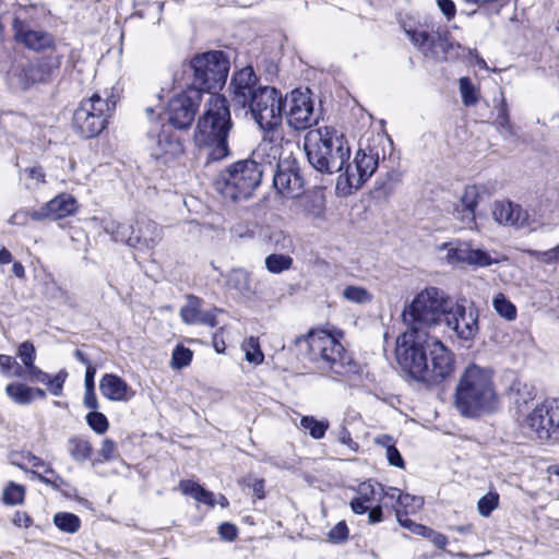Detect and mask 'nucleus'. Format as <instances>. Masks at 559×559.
I'll return each mask as SVG.
<instances>
[{
  "label": "nucleus",
  "mask_w": 559,
  "mask_h": 559,
  "mask_svg": "<svg viewBox=\"0 0 559 559\" xmlns=\"http://www.w3.org/2000/svg\"><path fill=\"white\" fill-rule=\"evenodd\" d=\"M453 300L438 287L420 290L403 311L408 329L396 341V359L413 379L429 385L441 383L454 371L453 353L426 331L438 326Z\"/></svg>",
  "instance_id": "obj_1"
},
{
  "label": "nucleus",
  "mask_w": 559,
  "mask_h": 559,
  "mask_svg": "<svg viewBox=\"0 0 559 559\" xmlns=\"http://www.w3.org/2000/svg\"><path fill=\"white\" fill-rule=\"evenodd\" d=\"M233 128L229 103L221 94H210L193 131L195 146L211 160L229 155L228 136Z\"/></svg>",
  "instance_id": "obj_2"
},
{
  "label": "nucleus",
  "mask_w": 559,
  "mask_h": 559,
  "mask_svg": "<svg viewBox=\"0 0 559 559\" xmlns=\"http://www.w3.org/2000/svg\"><path fill=\"white\" fill-rule=\"evenodd\" d=\"M304 148L310 165L322 174L342 171L346 159L350 158L348 141L334 127L308 131Z\"/></svg>",
  "instance_id": "obj_3"
},
{
  "label": "nucleus",
  "mask_w": 559,
  "mask_h": 559,
  "mask_svg": "<svg viewBox=\"0 0 559 559\" xmlns=\"http://www.w3.org/2000/svg\"><path fill=\"white\" fill-rule=\"evenodd\" d=\"M497 394L492 372L472 364L462 373L455 388V407L465 417H477L495 407Z\"/></svg>",
  "instance_id": "obj_4"
},
{
  "label": "nucleus",
  "mask_w": 559,
  "mask_h": 559,
  "mask_svg": "<svg viewBox=\"0 0 559 559\" xmlns=\"http://www.w3.org/2000/svg\"><path fill=\"white\" fill-rule=\"evenodd\" d=\"M262 166L253 159L238 160L222 171L215 181V189L231 201L250 198L260 186Z\"/></svg>",
  "instance_id": "obj_5"
},
{
  "label": "nucleus",
  "mask_w": 559,
  "mask_h": 559,
  "mask_svg": "<svg viewBox=\"0 0 559 559\" xmlns=\"http://www.w3.org/2000/svg\"><path fill=\"white\" fill-rule=\"evenodd\" d=\"M310 358L322 364L335 374L345 376L354 371L352 359L345 355L344 346L335 335L324 331H311L307 336Z\"/></svg>",
  "instance_id": "obj_6"
},
{
  "label": "nucleus",
  "mask_w": 559,
  "mask_h": 559,
  "mask_svg": "<svg viewBox=\"0 0 559 559\" xmlns=\"http://www.w3.org/2000/svg\"><path fill=\"white\" fill-rule=\"evenodd\" d=\"M115 107L114 97H102L98 93H94L90 98L83 99L74 111V130L85 139L98 135L105 129L107 118Z\"/></svg>",
  "instance_id": "obj_7"
},
{
  "label": "nucleus",
  "mask_w": 559,
  "mask_h": 559,
  "mask_svg": "<svg viewBox=\"0 0 559 559\" xmlns=\"http://www.w3.org/2000/svg\"><path fill=\"white\" fill-rule=\"evenodd\" d=\"M379 164L378 151L370 147H359L353 162L346 159L342 171H338L336 190L342 195H349L358 190L373 175Z\"/></svg>",
  "instance_id": "obj_8"
},
{
  "label": "nucleus",
  "mask_w": 559,
  "mask_h": 559,
  "mask_svg": "<svg viewBox=\"0 0 559 559\" xmlns=\"http://www.w3.org/2000/svg\"><path fill=\"white\" fill-rule=\"evenodd\" d=\"M193 73L191 86L200 88L202 93L221 87L229 72V61L222 51H209L195 56L189 66Z\"/></svg>",
  "instance_id": "obj_9"
},
{
  "label": "nucleus",
  "mask_w": 559,
  "mask_h": 559,
  "mask_svg": "<svg viewBox=\"0 0 559 559\" xmlns=\"http://www.w3.org/2000/svg\"><path fill=\"white\" fill-rule=\"evenodd\" d=\"M247 106L261 129L272 131L281 124L284 104L275 87L259 86Z\"/></svg>",
  "instance_id": "obj_10"
},
{
  "label": "nucleus",
  "mask_w": 559,
  "mask_h": 559,
  "mask_svg": "<svg viewBox=\"0 0 559 559\" xmlns=\"http://www.w3.org/2000/svg\"><path fill=\"white\" fill-rule=\"evenodd\" d=\"M202 91L195 86H189L174 95L166 110L168 122L179 130L189 128L202 103Z\"/></svg>",
  "instance_id": "obj_11"
},
{
  "label": "nucleus",
  "mask_w": 559,
  "mask_h": 559,
  "mask_svg": "<svg viewBox=\"0 0 559 559\" xmlns=\"http://www.w3.org/2000/svg\"><path fill=\"white\" fill-rule=\"evenodd\" d=\"M442 322L463 342H473L479 331L478 311L464 301H453Z\"/></svg>",
  "instance_id": "obj_12"
},
{
  "label": "nucleus",
  "mask_w": 559,
  "mask_h": 559,
  "mask_svg": "<svg viewBox=\"0 0 559 559\" xmlns=\"http://www.w3.org/2000/svg\"><path fill=\"white\" fill-rule=\"evenodd\" d=\"M440 251H445L444 261L450 265L467 264L476 267H487L499 260L489 252L474 248L472 241L453 240L439 246Z\"/></svg>",
  "instance_id": "obj_13"
},
{
  "label": "nucleus",
  "mask_w": 559,
  "mask_h": 559,
  "mask_svg": "<svg viewBox=\"0 0 559 559\" xmlns=\"http://www.w3.org/2000/svg\"><path fill=\"white\" fill-rule=\"evenodd\" d=\"M285 106L287 122L295 130H305L316 122L309 90L293 91L286 98Z\"/></svg>",
  "instance_id": "obj_14"
},
{
  "label": "nucleus",
  "mask_w": 559,
  "mask_h": 559,
  "mask_svg": "<svg viewBox=\"0 0 559 559\" xmlns=\"http://www.w3.org/2000/svg\"><path fill=\"white\" fill-rule=\"evenodd\" d=\"M76 211L75 199L67 193H62L47 202L39 210L33 211L29 214L26 212L15 213L11 221L14 224H25L27 216L34 221L43 219H60L73 214Z\"/></svg>",
  "instance_id": "obj_15"
},
{
  "label": "nucleus",
  "mask_w": 559,
  "mask_h": 559,
  "mask_svg": "<svg viewBox=\"0 0 559 559\" xmlns=\"http://www.w3.org/2000/svg\"><path fill=\"white\" fill-rule=\"evenodd\" d=\"M273 185L285 198H298L304 192V179L295 160L285 159L277 164Z\"/></svg>",
  "instance_id": "obj_16"
},
{
  "label": "nucleus",
  "mask_w": 559,
  "mask_h": 559,
  "mask_svg": "<svg viewBox=\"0 0 559 559\" xmlns=\"http://www.w3.org/2000/svg\"><path fill=\"white\" fill-rule=\"evenodd\" d=\"M555 401L535 407L525 418L523 429L532 438L547 440L551 437L552 409Z\"/></svg>",
  "instance_id": "obj_17"
},
{
  "label": "nucleus",
  "mask_w": 559,
  "mask_h": 559,
  "mask_svg": "<svg viewBox=\"0 0 559 559\" xmlns=\"http://www.w3.org/2000/svg\"><path fill=\"white\" fill-rule=\"evenodd\" d=\"M258 87V78L251 67H245L236 72L229 85L234 102L241 107L248 105Z\"/></svg>",
  "instance_id": "obj_18"
},
{
  "label": "nucleus",
  "mask_w": 559,
  "mask_h": 559,
  "mask_svg": "<svg viewBox=\"0 0 559 559\" xmlns=\"http://www.w3.org/2000/svg\"><path fill=\"white\" fill-rule=\"evenodd\" d=\"M493 219L504 226L530 227V215L521 205L511 201H496L492 205Z\"/></svg>",
  "instance_id": "obj_19"
},
{
  "label": "nucleus",
  "mask_w": 559,
  "mask_h": 559,
  "mask_svg": "<svg viewBox=\"0 0 559 559\" xmlns=\"http://www.w3.org/2000/svg\"><path fill=\"white\" fill-rule=\"evenodd\" d=\"M152 156L167 164L183 154V144L171 133L160 132L152 140Z\"/></svg>",
  "instance_id": "obj_20"
},
{
  "label": "nucleus",
  "mask_w": 559,
  "mask_h": 559,
  "mask_svg": "<svg viewBox=\"0 0 559 559\" xmlns=\"http://www.w3.org/2000/svg\"><path fill=\"white\" fill-rule=\"evenodd\" d=\"M104 397L112 402H129L135 396V390L126 380L114 373H105L99 381Z\"/></svg>",
  "instance_id": "obj_21"
},
{
  "label": "nucleus",
  "mask_w": 559,
  "mask_h": 559,
  "mask_svg": "<svg viewBox=\"0 0 559 559\" xmlns=\"http://www.w3.org/2000/svg\"><path fill=\"white\" fill-rule=\"evenodd\" d=\"M14 31L16 40L32 50L40 51L53 46L52 35L45 31L32 29L19 21L14 22Z\"/></svg>",
  "instance_id": "obj_22"
},
{
  "label": "nucleus",
  "mask_w": 559,
  "mask_h": 559,
  "mask_svg": "<svg viewBox=\"0 0 559 559\" xmlns=\"http://www.w3.org/2000/svg\"><path fill=\"white\" fill-rule=\"evenodd\" d=\"M63 53L58 49H52L47 56L29 61L35 83H47L52 75L60 69Z\"/></svg>",
  "instance_id": "obj_23"
},
{
  "label": "nucleus",
  "mask_w": 559,
  "mask_h": 559,
  "mask_svg": "<svg viewBox=\"0 0 559 559\" xmlns=\"http://www.w3.org/2000/svg\"><path fill=\"white\" fill-rule=\"evenodd\" d=\"M7 80L11 88L16 91H25L36 84L29 61L13 63Z\"/></svg>",
  "instance_id": "obj_24"
},
{
  "label": "nucleus",
  "mask_w": 559,
  "mask_h": 559,
  "mask_svg": "<svg viewBox=\"0 0 559 559\" xmlns=\"http://www.w3.org/2000/svg\"><path fill=\"white\" fill-rule=\"evenodd\" d=\"M104 231L111 236L114 241L123 242L129 247L140 248L142 237L133 236V227L116 221H107L104 224Z\"/></svg>",
  "instance_id": "obj_25"
},
{
  "label": "nucleus",
  "mask_w": 559,
  "mask_h": 559,
  "mask_svg": "<svg viewBox=\"0 0 559 559\" xmlns=\"http://www.w3.org/2000/svg\"><path fill=\"white\" fill-rule=\"evenodd\" d=\"M227 284L245 297H251L255 294V288L250 278V274L246 270H233L227 275Z\"/></svg>",
  "instance_id": "obj_26"
},
{
  "label": "nucleus",
  "mask_w": 559,
  "mask_h": 559,
  "mask_svg": "<svg viewBox=\"0 0 559 559\" xmlns=\"http://www.w3.org/2000/svg\"><path fill=\"white\" fill-rule=\"evenodd\" d=\"M67 449L70 456L76 462H85L93 454L91 442L83 436L71 437L67 442Z\"/></svg>",
  "instance_id": "obj_27"
},
{
  "label": "nucleus",
  "mask_w": 559,
  "mask_h": 559,
  "mask_svg": "<svg viewBox=\"0 0 559 559\" xmlns=\"http://www.w3.org/2000/svg\"><path fill=\"white\" fill-rule=\"evenodd\" d=\"M179 487L185 495H189L195 500L206 503L211 507L215 506V498L213 492L205 490L199 484L191 480H182L180 481Z\"/></svg>",
  "instance_id": "obj_28"
},
{
  "label": "nucleus",
  "mask_w": 559,
  "mask_h": 559,
  "mask_svg": "<svg viewBox=\"0 0 559 559\" xmlns=\"http://www.w3.org/2000/svg\"><path fill=\"white\" fill-rule=\"evenodd\" d=\"M5 393L14 403L20 405H27L34 400V389L23 383L8 384Z\"/></svg>",
  "instance_id": "obj_29"
},
{
  "label": "nucleus",
  "mask_w": 559,
  "mask_h": 559,
  "mask_svg": "<svg viewBox=\"0 0 559 559\" xmlns=\"http://www.w3.org/2000/svg\"><path fill=\"white\" fill-rule=\"evenodd\" d=\"M136 237H142L140 248H153L160 240L162 230L156 223L148 221L139 229Z\"/></svg>",
  "instance_id": "obj_30"
},
{
  "label": "nucleus",
  "mask_w": 559,
  "mask_h": 559,
  "mask_svg": "<svg viewBox=\"0 0 559 559\" xmlns=\"http://www.w3.org/2000/svg\"><path fill=\"white\" fill-rule=\"evenodd\" d=\"M53 524L63 533L74 534L81 528V520L70 512H58L53 515Z\"/></svg>",
  "instance_id": "obj_31"
},
{
  "label": "nucleus",
  "mask_w": 559,
  "mask_h": 559,
  "mask_svg": "<svg viewBox=\"0 0 559 559\" xmlns=\"http://www.w3.org/2000/svg\"><path fill=\"white\" fill-rule=\"evenodd\" d=\"M342 296L345 300L358 305L369 304L373 299V295L371 292H369L365 287L356 285L345 286L342 292Z\"/></svg>",
  "instance_id": "obj_32"
},
{
  "label": "nucleus",
  "mask_w": 559,
  "mask_h": 559,
  "mask_svg": "<svg viewBox=\"0 0 559 559\" xmlns=\"http://www.w3.org/2000/svg\"><path fill=\"white\" fill-rule=\"evenodd\" d=\"M300 427L308 430L311 438L319 440L325 436L330 424L328 420H318L313 416H302Z\"/></svg>",
  "instance_id": "obj_33"
},
{
  "label": "nucleus",
  "mask_w": 559,
  "mask_h": 559,
  "mask_svg": "<svg viewBox=\"0 0 559 559\" xmlns=\"http://www.w3.org/2000/svg\"><path fill=\"white\" fill-rule=\"evenodd\" d=\"M201 313V299L195 296H188L187 302L180 309V317L187 324H198Z\"/></svg>",
  "instance_id": "obj_34"
},
{
  "label": "nucleus",
  "mask_w": 559,
  "mask_h": 559,
  "mask_svg": "<svg viewBox=\"0 0 559 559\" xmlns=\"http://www.w3.org/2000/svg\"><path fill=\"white\" fill-rule=\"evenodd\" d=\"M500 506V496L496 490H489L477 501V512L483 518H489Z\"/></svg>",
  "instance_id": "obj_35"
},
{
  "label": "nucleus",
  "mask_w": 559,
  "mask_h": 559,
  "mask_svg": "<svg viewBox=\"0 0 559 559\" xmlns=\"http://www.w3.org/2000/svg\"><path fill=\"white\" fill-rule=\"evenodd\" d=\"M293 265V259L286 254L272 253L265 258V267L270 273L280 274Z\"/></svg>",
  "instance_id": "obj_36"
},
{
  "label": "nucleus",
  "mask_w": 559,
  "mask_h": 559,
  "mask_svg": "<svg viewBox=\"0 0 559 559\" xmlns=\"http://www.w3.org/2000/svg\"><path fill=\"white\" fill-rule=\"evenodd\" d=\"M396 508L403 511V514L415 513L424 506V499L421 497L412 496L408 493H397L396 496Z\"/></svg>",
  "instance_id": "obj_37"
},
{
  "label": "nucleus",
  "mask_w": 559,
  "mask_h": 559,
  "mask_svg": "<svg viewBox=\"0 0 559 559\" xmlns=\"http://www.w3.org/2000/svg\"><path fill=\"white\" fill-rule=\"evenodd\" d=\"M241 348L248 362L259 365L263 361L264 355L261 352L258 338L250 336L243 341Z\"/></svg>",
  "instance_id": "obj_38"
},
{
  "label": "nucleus",
  "mask_w": 559,
  "mask_h": 559,
  "mask_svg": "<svg viewBox=\"0 0 559 559\" xmlns=\"http://www.w3.org/2000/svg\"><path fill=\"white\" fill-rule=\"evenodd\" d=\"M453 216L456 221L461 222L463 228L468 230H476L478 228L474 210L456 204L453 209Z\"/></svg>",
  "instance_id": "obj_39"
},
{
  "label": "nucleus",
  "mask_w": 559,
  "mask_h": 559,
  "mask_svg": "<svg viewBox=\"0 0 559 559\" xmlns=\"http://www.w3.org/2000/svg\"><path fill=\"white\" fill-rule=\"evenodd\" d=\"M25 498V488L11 481L3 490L2 501L8 506L22 504Z\"/></svg>",
  "instance_id": "obj_40"
},
{
  "label": "nucleus",
  "mask_w": 559,
  "mask_h": 559,
  "mask_svg": "<svg viewBox=\"0 0 559 559\" xmlns=\"http://www.w3.org/2000/svg\"><path fill=\"white\" fill-rule=\"evenodd\" d=\"M495 310L507 320H514L516 317V309L514 305L506 298L503 294H498L493 300Z\"/></svg>",
  "instance_id": "obj_41"
},
{
  "label": "nucleus",
  "mask_w": 559,
  "mask_h": 559,
  "mask_svg": "<svg viewBox=\"0 0 559 559\" xmlns=\"http://www.w3.org/2000/svg\"><path fill=\"white\" fill-rule=\"evenodd\" d=\"M495 126L503 136H510L513 134V129L509 119V114L504 99H502L501 102L497 118L495 120Z\"/></svg>",
  "instance_id": "obj_42"
},
{
  "label": "nucleus",
  "mask_w": 559,
  "mask_h": 559,
  "mask_svg": "<svg viewBox=\"0 0 559 559\" xmlns=\"http://www.w3.org/2000/svg\"><path fill=\"white\" fill-rule=\"evenodd\" d=\"M301 206L307 218L318 219L323 216L324 203L321 199H305L301 201Z\"/></svg>",
  "instance_id": "obj_43"
},
{
  "label": "nucleus",
  "mask_w": 559,
  "mask_h": 559,
  "mask_svg": "<svg viewBox=\"0 0 559 559\" xmlns=\"http://www.w3.org/2000/svg\"><path fill=\"white\" fill-rule=\"evenodd\" d=\"M378 485L379 484H373L371 480L359 484L356 490L357 496L355 498L359 501L371 504L376 500L377 495H379Z\"/></svg>",
  "instance_id": "obj_44"
},
{
  "label": "nucleus",
  "mask_w": 559,
  "mask_h": 559,
  "mask_svg": "<svg viewBox=\"0 0 559 559\" xmlns=\"http://www.w3.org/2000/svg\"><path fill=\"white\" fill-rule=\"evenodd\" d=\"M395 516L401 526L408 530L415 535L424 536L425 532H427L426 525L414 522L408 519L407 515L403 514V511L394 506Z\"/></svg>",
  "instance_id": "obj_45"
},
{
  "label": "nucleus",
  "mask_w": 559,
  "mask_h": 559,
  "mask_svg": "<svg viewBox=\"0 0 559 559\" xmlns=\"http://www.w3.org/2000/svg\"><path fill=\"white\" fill-rule=\"evenodd\" d=\"M460 93L462 96V102L465 106H472L476 104L478 99L477 92L472 81L466 76L460 79Z\"/></svg>",
  "instance_id": "obj_46"
},
{
  "label": "nucleus",
  "mask_w": 559,
  "mask_h": 559,
  "mask_svg": "<svg viewBox=\"0 0 559 559\" xmlns=\"http://www.w3.org/2000/svg\"><path fill=\"white\" fill-rule=\"evenodd\" d=\"M192 359V352L185 346H176L171 356V367L181 369L187 367Z\"/></svg>",
  "instance_id": "obj_47"
},
{
  "label": "nucleus",
  "mask_w": 559,
  "mask_h": 559,
  "mask_svg": "<svg viewBox=\"0 0 559 559\" xmlns=\"http://www.w3.org/2000/svg\"><path fill=\"white\" fill-rule=\"evenodd\" d=\"M87 425L98 435H103L108 429L107 417L99 412H91L86 415Z\"/></svg>",
  "instance_id": "obj_48"
},
{
  "label": "nucleus",
  "mask_w": 559,
  "mask_h": 559,
  "mask_svg": "<svg viewBox=\"0 0 559 559\" xmlns=\"http://www.w3.org/2000/svg\"><path fill=\"white\" fill-rule=\"evenodd\" d=\"M479 203V192L476 186H467L457 204L471 210H476Z\"/></svg>",
  "instance_id": "obj_49"
},
{
  "label": "nucleus",
  "mask_w": 559,
  "mask_h": 559,
  "mask_svg": "<svg viewBox=\"0 0 559 559\" xmlns=\"http://www.w3.org/2000/svg\"><path fill=\"white\" fill-rule=\"evenodd\" d=\"M17 356L22 360L25 369L35 365L36 349L31 342H23L17 348Z\"/></svg>",
  "instance_id": "obj_50"
},
{
  "label": "nucleus",
  "mask_w": 559,
  "mask_h": 559,
  "mask_svg": "<svg viewBox=\"0 0 559 559\" xmlns=\"http://www.w3.org/2000/svg\"><path fill=\"white\" fill-rule=\"evenodd\" d=\"M526 252L534 258L537 262L551 264L555 262H559V253L557 252V247L551 248L546 251H537V250H526Z\"/></svg>",
  "instance_id": "obj_51"
},
{
  "label": "nucleus",
  "mask_w": 559,
  "mask_h": 559,
  "mask_svg": "<svg viewBox=\"0 0 559 559\" xmlns=\"http://www.w3.org/2000/svg\"><path fill=\"white\" fill-rule=\"evenodd\" d=\"M348 527L344 521L338 522L328 533V540L333 544H341L348 538Z\"/></svg>",
  "instance_id": "obj_52"
},
{
  "label": "nucleus",
  "mask_w": 559,
  "mask_h": 559,
  "mask_svg": "<svg viewBox=\"0 0 559 559\" xmlns=\"http://www.w3.org/2000/svg\"><path fill=\"white\" fill-rule=\"evenodd\" d=\"M66 378H67V372H64V371H60L58 374H56L52 378L48 374V381L44 382V384H46L48 386L51 394L58 396L62 393L63 383L66 381Z\"/></svg>",
  "instance_id": "obj_53"
},
{
  "label": "nucleus",
  "mask_w": 559,
  "mask_h": 559,
  "mask_svg": "<svg viewBox=\"0 0 559 559\" xmlns=\"http://www.w3.org/2000/svg\"><path fill=\"white\" fill-rule=\"evenodd\" d=\"M241 483L251 488L258 499L264 498V479L248 476Z\"/></svg>",
  "instance_id": "obj_54"
},
{
  "label": "nucleus",
  "mask_w": 559,
  "mask_h": 559,
  "mask_svg": "<svg viewBox=\"0 0 559 559\" xmlns=\"http://www.w3.org/2000/svg\"><path fill=\"white\" fill-rule=\"evenodd\" d=\"M271 240L275 245V249L289 250L293 247V239L284 231H275L271 236Z\"/></svg>",
  "instance_id": "obj_55"
},
{
  "label": "nucleus",
  "mask_w": 559,
  "mask_h": 559,
  "mask_svg": "<svg viewBox=\"0 0 559 559\" xmlns=\"http://www.w3.org/2000/svg\"><path fill=\"white\" fill-rule=\"evenodd\" d=\"M23 459L27 463H29L33 467H38V468L41 467V468H44V473L49 474V475H55L53 468L48 463H46L44 460L36 456L35 454L27 452V453L23 454Z\"/></svg>",
  "instance_id": "obj_56"
},
{
  "label": "nucleus",
  "mask_w": 559,
  "mask_h": 559,
  "mask_svg": "<svg viewBox=\"0 0 559 559\" xmlns=\"http://www.w3.org/2000/svg\"><path fill=\"white\" fill-rule=\"evenodd\" d=\"M424 538L429 539L436 547L444 549L448 544V537L430 527H427Z\"/></svg>",
  "instance_id": "obj_57"
},
{
  "label": "nucleus",
  "mask_w": 559,
  "mask_h": 559,
  "mask_svg": "<svg viewBox=\"0 0 559 559\" xmlns=\"http://www.w3.org/2000/svg\"><path fill=\"white\" fill-rule=\"evenodd\" d=\"M437 5L448 21L455 17L456 7L452 0H437Z\"/></svg>",
  "instance_id": "obj_58"
},
{
  "label": "nucleus",
  "mask_w": 559,
  "mask_h": 559,
  "mask_svg": "<svg viewBox=\"0 0 559 559\" xmlns=\"http://www.w3.org/2000/svg\"><path fill=\"white\" fill-rule=\"evenodd\" d=\"M11 521L16 527L28 528L33 525V519L24 511H15Z\"/></svg>",
  "instance_id": "obj_59"
},
{
  "label": "nucleus",
  "mask_w": 559,
  "mask_h": 559,
  "mask_svg": "<svg viewBox=\"0 0 559 559\" xmlns=\"http://www.w3.org/2000/svg\"><path fill=\"white\" fill-rule=\"evenodd\" d=\"M412 41L419 46L420 48H425L426 46H429L433 43L432 37L424 31L420 32H413L411 35Z\"/></svg>",
  "instance_id": "obj_60"
},
{
  "label": "nucleus",
  "mask_w": 559,
  "mask_h": 559,
  "mask_svg": "<svg viewBox=\"0 0 559 559\" xmlns=\"http://www.w3.org/2000/svg\"><path fill=\"white\" fill-rule=\"evenodd\" d=\"M218 534L223 539L231 542L237 536V527L231 523H222L218 527Z\"/></svg>",
  "instance_id": "obj_61"
},
{
  "label": "nucleus",
  "mask_w": 559,
  "mask_h": 559,
  "mask_svg": "<svg viewBox=\"0 0 559 559\" xmlns=\"http://www.w3.org/2000/svg\"><path fill=\"white\" fill-rule=\"evenodd\" d=\"M386 459L391 465L400 468L404 467L403 457L394 445H389L386 448Z\"/></svg>",
  "instance_id": "obj_62"
},
{
  "label": "nucleus",
  "mask_w": 559,
  "mask_h": 559,
  "mask_svg": "<svg viewBox=\"0 0 559 559\" xmlns=\"http://www.w3.org/2000/svg\"><path fill=\"white\" fill-rule=\"evenodd\" d=\"M116 444L110 439H104L102 442V448L99 449V455L105 461H109L115 456Z\"/></svg>",
  "instance_id": "obj_63"
},
{
  "label": "nucleus",
  "mask_w": 559,
  "mask_h": 559,
  "mask_svg": "<svg viewBox=\"0 0 559 559\" xmlns=\"http://www.w3.org/2000/svg\"><path fill=\"white\" fill-rule=\"evenodd\" d=\"M551 437L554 440L559 442V405L555 402L552 409V424H551Z\"/></svg>",
  "instance_id": "obj_64"
}]
</instances>
